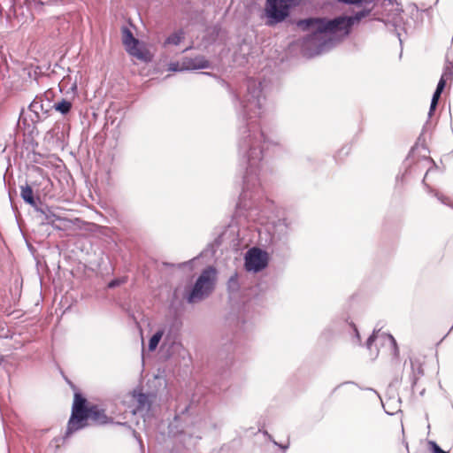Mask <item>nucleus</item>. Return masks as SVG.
<instances>
[{"mask_svg": "<svg viewBox=\"0 0 453 453\" xmlns=\"http://www.w3.org/2000/svg\"><path fill=\"white\" fill-rule=\"evenodd\" d=\"M246 91L236 96L237 115L246 126L240 129L237 153L240 165L245 168L243 187L238 205L249 210L262 196V178L266 172L265 154L280 146V139L274 133L262 128L257 119L265 111V96L262 82L250 78L245 83Z\"/></svg>", "mask_w": 453, "mask_h": 453, "instance_id": "f257e3e1", "label": "nucleus"}, {"mask_svg": "<svg viewBox=\"0 0 453 453\" xmlns=\"http://www.w3.org/2000/svg\"><path fill=\"white\" fill-rule=\"evenodd\" d=\"M371 9H364L352 16H340L333 19L308 18L297 21L296 26L307 35L303 38L302 51L307 58L327 52L334 46V35H348L350 27L367 17Z\"/></svg>", "mask_w": 453, "mask_h": 453, "instance_id": "f03ea898", "label": "nucleus"}, {"mask_svg": "<svg viewBox=\"0 0 453 453\" xmlns=\"http://www.w3.org/2000/svg\"><path fill=\"white\" fill-rule=\"evenodd\" d=\"M217 273L213 267H207L196 279L191 289L187 292L184 298L188 303H199L207 298L214 290Z\"/></svg>", "mask_w": 453, "mask_h": 453, "instance_id": "7ed1b4c3", "label": "nucleus"}, {"mask_svg": "<svg viewBox=\"0 0 453 453\" xmlns=\"http://www.w3.org/2000/svg\"><path fill=\"white\" fill-rule=\"evenodd\" d=\"M300 0H266L264 9L265 25L274 27L283 22L289 15L293 7Z\"/></svg>", "mask_w": 453, "mask_h": 453, "instance_id": "20e7f679", "label": "nucleus"}, {"mask_svg": "<svg viewBox=\"0 0 453 453\" xmlns=\"http://www.w3.org/2000/svg\"><path fill=\"white\" fill-rule=\"evenodd\" d=\"M87 400L81 394L74 395V400L72 407L71 417L67 423L66 431L64 439L68 438L73 434L85 428L88 426V410Z\"/></svg>", "mask_w": 453, "mask_h": 453, "instance_id": "39448f33", "label": "nucleus"}, {"mask_svg": "<svg viewBox=\"0 0 453 453\" xmlns=\"http://www.w3.org/2000/svg\"><path fill=\"white\" fill-rule=\"evenodd\" d=\"M244 260L246 271L258 273L267 266L268 254L259 248L253 247L246 252Z\"/></svg>", "mask_w": 453, "mask_h": 453, "instance_id": "423d86ee", "label": "nucleus"}, {"mask_svg": "<svg viewBox=\"0 0 453 453\" xmlns=\"http://www.w3.org/2000/svg\"><path fill=\"white\" fill-rule=\"evenodd\" d=\"M51 109L52 104L50 100L42 96H36L28 106V111L32 113L30 116L32 123L36 124L46 119Z\"/></svg>", "mask_w": 453, "mask_h": 453, "instance_id": "0eeeda50", "label": "nucleus"}, {"mask_svg": "<svg viewBox=\"0 0 453 453\" xmlns=\"http://www.w3.org/2000/svg\"><path fill=\"white\" fill-rule=\"evenodd\" d=\"M375 341H380L383 344H387L393 355L396 357L399 355V349L395 339L390 334L381 332V327L378 325L373 329L372 334L369 336L366 341V348L372 349V345Z\"/></svg>", "mask_w": 453, "mask_h": 453, "instance_id": "6e6552de", "label": "nucleus"}, {"mask_svg": "<svg viewBox=\"0 0 453 453\" xmlns=\"http://www.w3.org/2000/svg\"><path fill=\"white\" fill-rule=\"evenodd\" d=\"M180 323L176 319H167L165 323L158 328L163 332V345L173 346L179 337Z\"/></svg>", "mask_w": 453, "mask_h": 453, "instance_id": "1a4fd4ad", "label": "nucleus"}, {"mask_svg": "<svg viewBox=\"0 0 453 453\" xmlns=\"http://www.w3.org/2000/svg\"><path fill=\"white\" fill-rule=\"evenodd\" d=\"M291 231V222L287 219H278L274 226L272 234V240L273 242H283L288 239Z\"/></svg>", "mask_w": 453, "mask_h": 453, "instance_id": "9d476101", "label": "nucleus"}, {"mask_svg": "<svg viewBox=\"0 0 453 453\" xmlns=\"http://www.w3.org/2000/svg\"><path fill=\"white\" fill-rule=\"evenodd\" d=\"M210 66V63L203 56H197L195 58H185L183 60V68L186 70H198L205 69Z\"/></svg>", "mask_w": 453, "mask_h": 453, "instance_id": "9b49d317", "label": "nucleus"}, {"mask_svg": "<svg viewBox=\"0 0 453 453\" xmlns=\"http://www.w3.org/2000/svg\"><path fill=\"white\" fill-rule=\"evenodd\" d=\"M134 400L136 403V408L134 411V413L150 411L151 405L150 395L139 393L137 395H134Z\"/></svg>", "mask_w": 453, "mask_h": 453, "instance_id": "f8f14e48", "label": "nucleus"}, {"mask_svg": "<svg viewBox=\"0 0 453 453\" xmlns=\"http://www.w3.org/2000/svg\"><path fill=\"white\" fill-rule=\"evenodd\" d=\"M129 55L136 58L139 60L147 61L149 59L148 51L142 50L139 45V41L134 42V44H129L125 47Z\"/></svg>", "mask_w": 453, "mask_h": 453, "instance_id": "ddd939ff", "label": "nucleus"}, {"mask_svg": "<svg viewBox=\"0 0 453 453\" xmlns=\"http://www.w3.org/2000/svg\"><path fill=\"white\" fill-rule=\"evenodd\" d=\"M20 196L25 203L32 207L36 208L38 206L34 196V191L29 185L27 184L20 187Z\"/></svg>", "mask_w": 453, "mask_h": 453, "instance_id": "4468645a", "label": "nucleus"}, {"mask_svg": "<svg viewBox=\"0 0 453 453\" xmlns=\"http://www.w3.org/2000/svg\"><path fill=\"white\" fill-rule=\"evenodd\" d=\"M91 418L93 420L99 423L106 422V415L103 410H100L97 406H91L88 410V419Z\"/></svg>", "mask_w": 453, "mask_h": 453, "instance_id": "2eb2a0df", "label": "nucleus"}, {"mask_svg": "<svg viewBox=\"0 0 453 453\" xmlns=\"http://www.w3.org/2000/svg\"><path fill=\"white\" fill-rule=\"evenodd\" d=\"M35 210L43 215L44 221L47 224L53 225L56 220L60 219V218L56 216L49 207L42 208L37 206Z\"/></svg>", "mask_w": 453, "mask_h": 453, "instance_id": "dca6fc26", "label": "nucleus"}, {"mask_svg": "<svg viewBox=\"0 0 453 453\" xmlns=\"http://www.w3.org/2000/svg\"><path fill=\"white\" fill-rule=\"evenodd\" d=\"M185 37V33L182 29H180L172 35H170L165 41L164 45H179Z\"/></svg>", "mask_w": 453, "mask_h": 453, "instance_id": "f3484780", "label": "nucleus"}, {"mask_svg": "<svg viewBox=\"0 0 453 453\" xmlns=\"http://www.w3.org/2000/svg\"><path fill=\"white\" fill-rule=\"evenodd\" d=\"M72 106V103L65 99H62L60 102L52 104V108L63 115L67 114L71 111Z\"/></svg>", "mask_w": 453, "mask_h": 453, "instance_id": "a211bd4d", "label": "nucleus"}, {"mask_svg": "<svg viewBox=\"0 0 453 453\" xmlns=\"http://www.w3.org/2000/svg\"><path fill=\"white\" fill-rule=\"evenodd\" d=\"M138 39H136L131 30L127 28V27H122V42L125 47L128 46L129 44H134V42H137Z\"/></svg>", "mask_w": 453, "mask_h": 453, "instance_id": "6ab92c4d", "label": "nucleus"}, {"mask_svg": "<svg viewBox=\"0 0 453 453\" xmlns=\"http://www.w3.org/2000/svg\"><path fill=\"white\" fill-rule=\"evenodd\" d=\"M411 363V370H412V377H411V386L414 388V386L417 384L418 380L424 374L423 368L420 364H418L416 366V364L414 362Z\"/></svg>", "mask_w": 453, "mask_h": 453, "instance_id": "aec40b11", "label": "nucleus"}, {"mask_svg": "<svg viewBox=\"0 0 453 453\" xmlns=\"http://www.w3.org/2000/svg\"><path fill=\"white\" fill-rule=\"evenodd\" d=\"M161 340L164 341L163 332H160L157 329V332L150 337L149 341V349L150 351L155 350L157 348Z\"/></svg>", "mask_w": 453, "mask_h": 453, "instance_id": "412c9836", "label": "nucleus"}, {"mask_svg": "<svg viewBox=\"0 0 453 453\" xmlns=\"http://www.w3.org/2000/svg\"><path fill=\"white\" fill-rule=\"evenodd\" d=\"M451 75H452L451 70L449 69V67H447L445 69L444 73H442V75L437 84V87L444 89L445 85H446V80L449 79Z\"/></svg>", "mask_w": 453, "mask_h": 453, "instance_id": "4be33fe9", "label": "nucleus"}, {"mask_svg": "<svg viewBox=\"0 0 453 453\" xmlns=\"http://www.w3.org/2000/svg\"><path fill=\"white\" fill-rule=\"evenodd\" d=\"M227 288L231 292H235L239 289V282L236 274L230 277L227 282Z\"/></svg>", "mask_w": 453, "mask_h": 453, "instance_id": "5701e85b", "label": "nucleus"}, {"mask_svg": "<svg viewBox=\"0 0 453 453\" xmlns=\"http://www.w3.org/2000/svg\"><path fill=\"white\" fill-rule=\"evenodd\" d=\"M349 325L351 327V329L353 331V334H354L352 342L354 343H356V344H360L361 343V338H360V334H359V332H358L357 326L353 323H349Z\"/></svg>", "mask_w": 453, "mask_h": 453, "instance_id": "b1692460", "label": "nucleus"}, {"mask_svg": "<svg viewBox=\"0 0 453 453\" xmlns=\"http://www.w3.org/2000/svg\"><path fill=\"white\" fill-rule=\"evenodd\" d=\"M339 3L346 4H372L375 0H337Z\"/></svg>", "mask_w": 453, "mask_h": 453, "instance_id": "393cba45", "label": "nucleus"}, {"mask_svg": "<svg viewBox=\"0 0 453 453\" xmlns=\"http://www.w3.org/2000/svg\"><path fill=\"white\" fill-rule=\"evenodd\" d=\"M267 437L268 439L276 446H278L280 449H281L282 450H287L288 448H289V442H288L287 444H280V443H278L271 434H269L266 431H265L264 433Z\"/></svg>", "mask_w": 453, "mask_h": 453, "instance_id": "a878e982", "label": "nucleus"}, {"mask_svg": "<svg viewBox=\"0 0 453 453\" xmlns=\"http://www.w3.org/2000/svg\"><path fill=\"white\" fill-rule=\"evenodd\" d=\"M169 70L173 71V72H178V71H182V70H186V69L183 68V65L181 66H180L179 63H171L169 65Z\"/></svg>", "mask_w": 453, "mask_h": 453, "instance_id": "bb28decb", "label": "nucleus"}, {"mask_svg": "<svg viewBox=\"0 0 453 453\" xmlns=\"http://www.w3.org/2000/svg\"><path fill=\"white\" fill-rule=\"evenodd\" d=\"M431 444H432V449H433L434 453H449V452L441 449V447L439 445H437L435 442H431Z\"/></svg>", "mask_w": 453, "mask_h": 453, "instance_id": "cd10ccee", "label": "nucleus"}, {"mask_svg": "<svg viewBox=\"0 0 453 453\" xmlns=\"http://www.w3.org/2000/svg\"><path fill=\"white\" fill-rule=\"evenodd\" d=\"M437 104L438 103L437 102H433L431 101V104H430V108H429V112H428V117L431 118L434 111H435L436 107H437Z\"/></svg>", "mask_w": 453, "mask_h": 453, "instance_id": "c85d7f7f", "label": "nucleus"}, {"mask_svg": "<svg viewBox=\"0 0 453 453\" xmlns=\"http://www.w3.org/2000/svg\"><path fill=\"white\" fill-rule=\"evenodd\" d=\"M435 196L440 200L442 203L448 204L449 198L444 196L441 194H439L438 192L435 193Z\"/></svg>", "mask_w": 453, "mask_h": 453, "instance_id": "c756f323", "label": "nucleus"}, {"mask_svg": "<svg viewBox=\"0 0 453 453\" xmlns=\"http://www.w3.org/2000/svg\"><path fill=\"white\" fill-rule=\"evenodd\" d=\"M121 282H122V281H121V280H111V281L108 283V288H115V287H117V286L120 285V283H121Z\"/></svg>", "mask_w": 453, "mask_h": 453, "instance_id": "7c9ffc66", "label": "nucleus"}, {"mask_svg": "<svg viewBox=\"0 0 453 453\" xmlns=\"http://www.w3.org/2000/svg\"><path fill=\"white\" fill-rule=\"evenodd\" d=\"M440 97H441V95L439 93L434 92L431 101L438 103Z\"/></svg>", "mask_w": 453, "mask_h": 453, "instance_id": "2f4dec72", "label": "nucleus"}, {"mask_svg": "<svg viewBox=\"0 0 453 453\" xmlns=\"http://www.w3.org/2000/svg\"><path fill=\"white\" fill-rule=\"evenodd\" d=\"M442 91H443L442 88H440L436 87V89H435L434 92L439 93L440 95H441Z\"/></svg>", "mask_w": 453, "mask_h": 453, "instance_id": "473e14b6", "label": "nucleus"}, {"mask_svg": "<svg viewBox=\"0 0 453 453\" xmlns=\"http://www.w3.org/2000/svg\"><path fill=\"white\" fill-rule=\"evenodd\" d=\"M326 330H325L324 332H322V334H321V335H322V336H324V335L326 334Z\"/></svg>", "mask_w": 453, "mask_h": 453, "instance_id": "72a5a7b5", "label": "nucleus"}, {"mask_svg": "<svg viewBox=\"0 0 453 453\" xmlns=\"http://www.w3.org/2000/svg\"><path fill=\"white\" fill-rule=\"evenodd\" d=\"M405 448L408 449L409 446H408V443L405 442Z\"/></svg>", "mask_w": 453, "mask_h": 453, "instance_id": "f704fd0d", "label": "nucleus"}]
</instances>
